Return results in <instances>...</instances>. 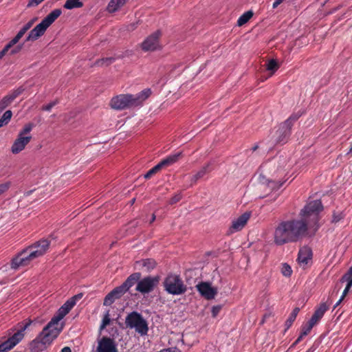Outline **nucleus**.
<instances>
[{"instance_id":"1","label":"nucleus","mask_w":352,"mask_h":352,"mask_svg":"<svg viewBox=\"0 0 352 352\" xmlns=\"http://www.w3.org/2000/svg\"><path fill=\"white\" fill-rule=\"evenodd\" d=\"M320 200L309 201L301 210L299 219L280 221L275 228L274 241L277 245L300 241L307 234L308 228L316 224L322 210Z\"/></svg>"},{"instance_id":"2","label":"nucleus","mask_w":352,"mask_h":352,"mask_svg":"<svg viewBox=\"0 0 352 352\" xmlns=\"http://www.w3.org/2000/svg\"><path fill=\"white\" fill-rule=\"evenodd\" d=\"M44 254V248L42 250H36L34 244L22 251L19 255L12 260L11 267L16 270L21 267L28 265L30 262Z\"/></svg>"},{"instance_id":"3","label":"nucleus","mask_w":352,"mask_h":352,"mask_svg":"<svg viewBox=\"0 0 352 352\" xmlns=\"http://www.w3.org/2000/svg\"><path fill=\"white\" fill-rule=\"evenodd\" d=\"M61 13L60 9L52 10L30 32L27 41H35L43 35L46 30L60 16Z\"/></svg>"},{"instance_id":"4","label":"nucleus","mask_w":352,"mask_h":352,"mask_svg":"<svg viewBox=\"0 0 352 352\" xmlns=\"http://www.w3.org/2000/svg\"><path fill=\"white\" fill-rule=\"evenodd\" d=\"M126 327L134 329L141 336H145L148 331L146 320L137 311H132L125 318Z\"/></svg>"},{"instance_id":"5","label":"nucleus","mask_w":352,"mask_h":352,"mask_svg":"<svg viewBox=\"0 0 352 352\" xmlns=\"http://www.w3.org/2000/svg\"><path fill=\"white\" fill-rule=\"evenodd\" d=\"M32 321L26 320L20 324L19 329L6 340L0 342V352H8L15 346L24 336V331L30 326Z\"/></svg>"},{"instance_id":"6","label":"nucleus","mask_w":352,"mask_h":352,"mask_svg":"<svg viewBox=\"0 0 352 352\" xmlns=\"http://www.w3.org/2000/svg\"><path fill=\"white\" fill-rule=\"evenodd\" d=\"M165 290L173 295H181L186 292V286L181 278L175 274L168 275L164 282Z\"/></svg>"},{"instance_id":"7","label":"nucleus","mask_w":352,"mask_h":352,"mask_svg":"<svg viewBox=\"0 0 352 352\" xmlns=\"http://www.w3.org/2000/svg\"><path fill=\"white\" fill-rule=\"evenodd\" d=\"M299 116L292 115L288 119L283 122L276 132V143L284 144L287 142L290 135V130L294 122L298 120Z\"/></svg>"},{"instance_id":"8","label":"nucleus","mask_w":352,"mask_h":352,"mask_svg":"<svg viewBox=\"0 0 352 352\" xmlns=\"http://www.w3.org/2000/svg\"><path fill=\"white\" fill-rule=\"evenodd\" d=\"M63 330V325L56 327L50 322L43 328V331L38 336L39 339H41L44 344L50 346L53 341L58 336Z\"/></svg>"},{"instance_id":"9","label":"nucleus","mask_w":352,"mask_h":352,"mask_svg":"<svg viewBox=\"0 0 352 352\" xmlns=\"http://www.w3.org/2000/svg\"><path fill=\"white\" fill-rule=\"evenodd\" d=\"M111 106L113 109L117 110L135 107L133 100V95L122 94L114 97L111 101Z\"/></svg>"},{"instance_id":"10","label":"nucleus","mask_w":352,"mask_h":352,"mask_svg":"<svg viewBox=\"0 0 352 352\" xmlns=\"http://www.w3.org/2000/svg\"><path fill=\"white\" fill-rule=\"evenodd\" d=\"M158 282V277L147 276L138 280L135 289L142 294H148L154 289Z\"/></svg>"},{"instance_id":"11","label":"nucleus","mask_w":352,"mask_h":352,"mask_svg":"<svg viewBox=\"0 0 352 352\" xmlns=\"http://www.w3.org/2000/svg\"><path fill=\"white\" fill-rule=\"evenodd\" d=\"M74 307V302L72 301L68 302L67 300L58 309L56 314L53 316L51 320L49 322L56 327L63 325V322H60V320L69 312V311Z\"/></svg>"},{"instance_id":"12","label":"nucleus","mask_w":352,"mask_h":352,"mask_svg":"<svg viewBox=\"0 0 352 352\" xmlns=\"http://www.w3.org/2000/svg\"><path fill=\"white\" fill-rule=\"evenodd\" d=\"M74 307V302L72 301L68 302L67 300L58 309L56 314L53 316L51 320L49 322L56 327L63 325V322H60V320L69 312V311Z\"/></svg>"},{"instance_id":"13","label":"nucleus","mask_w":352,"mask_h":352,"mask_svg":"<svg viewBox=\"0 0 352 352\" xmlns=\"http://www.w3.org/2000/svg\"><path fill=\"white\" fill-rule=\"evenodd\" d=\"M196 287L201 296L207 300L214 299L218 293L217 287H212L208 282H201Z\"/></svg>"},{"instance_id":"14","label":"nucleus","mask_w":352,"mask_h":352,"mask_svg":"<svg viewBox=\"0 0 352 352\" xmlns=\"http://www.w3.org/2000/svg\"><path fill=\"white\" fill-rule=\"evenodd\" d=\"M250 212H246L237 218L233 219L232 224L228 230V233L229 234H232L241 230L250 219Z\"/></svg>"},{"instance_id":"15","label":"nucleus","mask_w":352,"mask_h":352,"mask_svg":"<svg viewBox=\"0 0 352 352\" xmlns=\"http://www.w3.org/2000/svg\"><path fill=\"white\" fill-rule=\"evenodd\" d=\"M96 352H118L115 340L108 337H102L98 341Z\"/></svg>"},{"instance_id":"16","label":"nucleus","mask_w":352,"mask_h":352,"mask_svg":"<svg viewBox=\"0 0 352 352\" xmlns=\"http://www.w3.org/2000/svg\"><path fill=\"white\" fill-rule=\"evenodd\" d=\"M160 32H155L151 36H148L142 43V48L144 51H154L160 48L159 38Z\"/></svg>"},{"instance_id":"17","label":"nucleus","mask_w":352,"mask_h":352,"mask_svg":"<svg viewBox=\"0 0 352 352\" xmlns=\"http://www.w3.org/2000/svg\"><path fill=\"white\" fill-rule=\"evenodd\" d=\"M31 138V135L23 136L22 134H19L18 138L15 140L12 146V152L16 154L23 151L25 146L30 142Z\"/></svg>"},{"instance_id":"18","label":"nucleus","mask_w":352,"mask_h":352,"mask_svg":"<svg viewBox=\"0 0 352 352\" xmlns=\"http://www.w3.org/2000/svg\"><path fill=\"white\" fill-rule=\"evenodd\" d=\"M311 257L312 252L311 249L308 247L302 248L298 252V256L300 265L302 267H305L311 260Z\"/></svg>"},{"instance_id":"19","label":"nucleus","mask_w":352,"mask_h":352,"mask_svg":"<svg viewBox=\"0 0 352 352\" xmlns=\"http://www.w3.org/2000/svg\"><path fill=\"white\" fill-rule=\"evenodd\" d=\"M328 310V307L325 303H322L316 309L311 319L309 320L310 322L316 324L320 319L323 317L324 313Z\"/></svg>"},{"instance_id":"20","label":"nucleus","mask_w":352,"mask_h":352,"mask_svg":"<svg viewBox=\"0 0 352 352\" xmlns=\"http://www.w3.org/2000/svg\"><path fill=\"white\" fill-rule=\"evenodd\" d=\"M182 155V152H177L175 153L171 154L167 156L166 158L163 159L159 163V165L160 166L161 168L171 166L173 164L176 163L180 159Z\"/></svg>"},{"instance_id":"21","label":"nucleus","mask_w":352,"mask_h":352,"mask_svg":"<svg viewBox=\"0 0 352 352\" xmlns=\"http://www.w3.org/2000/svg\"><path fill=\"white\" fill-rule=\"evenodd\" d=\"M49 346L37 336L30 343V349L33 352H41L45 350Z\"/></svg>"},{"instance_id":"22","label":"nucleus","mask_w":352,"mask_h":352,"mask_svg":"<svg viewBox=\"0 0 352 352\" xmlns=\"http://www.w3.org/2000/svg\"><path fill=\"white\" fill-rule=\"evenodd\" d=\"M151 94L150 89H146L136 95H133L135 106L140 105L143 101L147 99Z\"/></svg>"},{"instance_id":"23","label":"nucleus","mask_w":352,"mask_h":352,"mask_svg":"<svg viewBox=\"0 0 352 352\" xmlns=\"http://www.w3.org/2000/svg\"><path fill=\"white\" fill-rule=\"evenodd\" d=\"M34 21V19H32L26 23L19 31L17 34L11 40L12 43H14L16 45L24 34L33 25Z\"/></svg>"},{"instance_id":"24","label":"nucleus","mask_w":352,"mask_h":352,"mask_svg":"<svg viewBox=\"0 0 352 352\" xmlns=\"http://www.w3.org/2000/svg\"><path fill=\"white\" fill-rule=\"evenodd\" d=\"M141 274L139 272L133 273L130 275L127 279L122 283L123 287L128 291L133 285H134L140 279Z\"/></svg>"},{"instance_id":"25","label":"nucleus","mask_w":352,"mask_h":352,"mask_svg":"<svg viewBox=\"0 0 352 352\" xmlns=\"http://www.w3.org/2000/svg\"><path fill=\"white\" fill-rule=\"evenodd\" d=\"M126 1V0H111L108 4L107 10L111 13L115 12L123 6Z\"/></svg>"},{"instance_id":"26","label":"nucleus","mask_w":352,"mask_h":352,"mask_svg":"<svg viewBox=\"0 0 352 352\" xmlns=\"http://www.w3.org/2000/svg\"><path fill=\"white\" fill-rule=\"evenodd\" d=\"M210 172L209 169V164H207L206 166H204L201 170H199L197 173L193 175L191 177L190 181V185H193L197 182V180L202 178L204 176H205L208 173Z\"/></svg>"},{"instance_id":"27","label":"nucleus","mask_w":352,"mask_h":352,"mask_svg":"<svg viewBox=\"0 0 352 352\" xmlns=\"http://www.w3.org/2000/svg\"><path fill=\"white\" fill-rule=\"evenodd\" d=\"M137 265L144 267L147 271H151L155 268L156 263L152 258H146L138 261Z\"/></svg>"},{"instance_id":"28","label":"nucleus","mask_w":352,"mask_h":352,"mask_svg":"<svg viewBox=\"0 0 352 352\" xmlns=\"http://www.w3.org/2000/svg\"><path fill=\"white\" fill-rule=\"evenodd\" d=\"M314 324H312L311 322H310L309 321H308L305 324H304L302 327V331H301L300 335L297 338L295 343L299 342L303 338V337L308 335V333L310 332V331L314 327Z\"/></svg>"},{"instance_id":"29","label":"nucleus","mask_w":352,"mask_h":352,"mask_svg":"<svg viewBox=\"0 0 352 352\" xmlns=\"http://www.w3.org/2000/svg\"><path fill=\"white\" fill-rule=\"evenodd\" d=\"M299 311H300V309L298 307H296L295 309H294V310L290 314L289 318H287V320H286V322L285 323V331L289 329L290 328V327L292 325V324L294 322V320H296V316H297L298 314L299 313Z\"/></svg>"},{"instance_id":"30","label":"nucleus","mask_w":352,"mask_h":352,"mask_svg":"<svg viewBox=\"0 0 352 352\" xmlns=\"http://www.w3.org/2000/svg\"><path fill=\"white\" fill-rule=\"evenodd\" d=\"M83 3L80 0H67L64 4V8L67 10L78 8L82 7Z\"/></svg>"},{"instance_id":"31","label":"nucleus","mask_w":352,"mask_h":352,"mask_svg":"<svg viewBox=\"0 0 352 352\" xmlns=\"http://www.w3.org/2000/svg\"><path fill=\"white\" fill-rule=\"evenodd\" d=\"M253 16V12L252 11H247L243 13L238 19L237 24L239 26H241L246 23Z\"/></svg>"},{"instance_id":"32","label":"nucleus","mask_w":352,"mask_h":352,"mask_svg":"<svg viewBox=\"0 0 352 352\" xmlns=\"http://www.w3.org/2000/svg\"><path fill=\"white\" fill-rule=\"evenodd\" d=\"M50 242L47 239H43L34 243L36 250H42L44 248V254L48 250Z\"/></svg>"},{"instance_id":"33","label":"nucleus","mask_w":352,"mask_h":352,"mask_svg":"<svg viewBox=\"0 0 352 352\" xmlns=\"http://www.w3.org/2000/svg\"><path fill=\"white\" fill-rule=\"evenodd\" d=\"M12 113L10 110L6 111L0 119V128L7 124L10 120Z\"/></svg>"},{"instance_id":"34","label":"nucleus","mask_w":352,"mask_h":352,"mask_svg":"<svg viewBox=\"0 0 352 352\" xmlns=\"http://www.w3.org/2000/svg\"><path fill=\"white\" fill-rule=\"evenodd\" d=\"M115 58L113 57L103 58L97 60L95 63L98 66H107L114 62Z\"/></svg>"},{"instance_id":"35","label":"nucleus","mask_w":352,"mask_h":352,"mask_svg":"<svg viewBox=\"0 0 352 352\" xmlns=\"http://www.w3.org/2000/svg\"><path fill=\"white\" fill-rule=\"evenodd\" d=\"M278 65L274 60H270L266 63V69L267 71L270 72L272 74H274L275 71H276L278 68Z\"/></svg>"},{"instance_id":"36","label":"nucleus","mask_w":352,"mask_h":352,"mask_svg":"<svg viewBox=\"0 0 352 352\" xmlns=\"http://www.w3.org/2000/svg\"><path fill=\"white\" fill-rule=\"evenodd\" d=\"M110 322H111V319H110L109 311H107L103 316L102 323L100 327V330L102 331L104 329H105L106 327L110 324Z\"/></svg>"},{"instance_id":"37","label":"nucleus","mask_w":352,"mask_h":352,"mask_svg":"<svg viewBox=\"0 0 352 352\" xmlns=\"http://www.w3.org/2000/svg\"><path fill=\"white\" fill-rule=\"evenodd\" d=\"M117 299L116 296H115V294L112 292L109 293L104 300V305L105 306H109L111 305Z\"/></svg>"},{"instance_id":"38","label":"nucleus","mask_w":352,"mask_h":352,"mask_svg":"<svg viewBox=\"0 0 352 352\" xmlns=\"http://www.w3.org/2000/svg\"><path fill=\"white\" fill-rule=\"evenodd\" d=\"M115 296L117 298L121 297L125 292H127L125 287H123V285L122 284L120 286L116 287L114 289L111 291Z\"/></svg>"},{"instance_id":"39","label":"nucleus","mask_w":352,"mask_h":352,"mask_svg":"<svg viewBox=\"0 0 352 352\" xmlns=\"http://www.w3.org/2000/svg\"><path fill=\"white\" fill-rule=\"evenodd\" d=\"M161 167L157 164L156 166L153 167L151 169H150L145 175L144 178L145 179H149L151 178L153 175H155L156 173H157L160 170H161Z\"/></svg>"},{"instance_id":"40","label":"nucleus","mask_w":352,"mask_h":352,"mask_svg":"<svg viewBox=\"0 0 352 352\" xmlns=\"http://www.w3.org/2000/svg\"><path fill=\"white\" fill-rule=\"evenodd\" d=\"M281 273L285 276H290L292 273L290 265L287 263H283L281 267Z\"/></svg>"},{"instance_id":"41","label":"nucleus","mask_w":352,"mask_h":352,"mask_svg":"<svg viewBox=\"0 0 352 352\" xmlns=\"http://www.w3.org/2000/svg\"><path fill=\"white\" fill-rule=\"evenodd\" d=\"M34 125L32 123H28L25 124L23 129L19 132V134H22L23 136H27L28 135L34 128Z\"/></svg>"},{"instance_id":"42","label":"nucleus","mask_w":352,"mask_h":352,"mask_svg":"<svg viewBox=\"0 0 352 352\" xmlns=\"http://www.w3.org/2000/svg\"><path fill=\"white\" fill-rule=\"evenodd\" d=\"M285 182H275V181H270L268 182V186L272 188L273 190L279 189Z\"/></svg>"},{"instance_id":"43","label":"nucleus","mask_w":352,"mask_h":352,"mask_svg":"<svg viewBox=\"0 0 352 352\" xmlns=\"http://www.w3.org/2000/svg\"><path fill=\"white\" fill-rule=\"evenodd\" d=\"M341 280L346 283V286L352 287V274L348 272L342 276Z\"/></svg>"},{"instance_id":"44","label":"nucleus","mask_w":352,"mask_h":352,"mask_svg":"<svg viewBox=\"0 0 352 352\" xmlns=\"http://www.w3.org/2000/svg\"><path fill=\"white\" fill-rule=\"evenodd\" d=\"M15 45L14 43H12V41H10L4 47L3 49L0 52V58H2L6 55H8V53L10 50V49L13 46Z\"/></svg>"},{"instance_id":"45","label":"nucleus","mask_w":352,"mask_h":352,"mask_svg":"<svg viewBox=\"0 0 352 352\" xmlns=\"http://www.w3.org/2000/svg\"><path fill=\"white\" fill-rule=\"evenodd\" d=\"M12 101L6 96L1 101H0V113L6 109Z\"/></svg>"},{"instance_id":"46","label":"nucleus","mask_w":352,"mask_h":352,"mask_svg":"<svg viewBox=\"0 0 352 352\" xmlns=\"http://www.w3.org/2000/svg\"><path fill=\"white\" fill-rule=\"evenodd\" d=\"M22 49V45H18L16 46H12L8 53V55H14L16 54H18Z\"/></svg>"},{"instance_id":"47","label":"nucleus","mask_w":352,"mask_h":352,"mask_svg":"<svg viewBox=\"0 0 352 352\" xmlns=\"http://www.w3.org/2000/svg\"><path fill=\"white\" fill-rule=\"evenodd\" d=\"M21 93L22 90L21 89H18L16 90L13 91L11 94L7 95L6 96L12 102Z\"/></svg>"},{"instance_id":"48","label":"nucleus","mask_w":352,"mask_h":352,"mask_svg":"<svg viewBox=\"0 0 352 352\" xmlns=\"http://www.w3.org/2000/svg\"><path fill=\"white\" fill-rule=\"evenodd\" d=\"M57 103H58V102L56 100L52 101L50 103H49L48 104L43 106L42 107V109L43 111H50L52 109V108L54 107Z\"/></svg>"},{"instance_id":"49","label":"nucleus","mask_w":352,"mask_h":352,"mask_svg":"<svg viewBox=\"0 0 352 352\" xmlns=\"http://www.w3.org/2000/svg\"><path fill=\"white\" fill-rule=\"evenodd\" d=\"M10 188V183L6 182L0 184V195L3 194L4 192L8 190Z\"/></svg>"},{"instance_id":"50","label":"nucleus","mask_w":352,"mask_h":352,"mask_svg":"<svg viewBox=\"0 0 352 352\" xmlns=\"http://www.w3.org/2000/svg\"><path fill=\"white\" fill-rule=\"evenodd\" d=\"M343 218V215L341 212L340 213H334L333 215L332 221L334 223H337L340 221Z\"/></svg>"},{"instance_id":"51","label":"nucleus","mask_w":352,"mask_h":352,"mask_svg":"<svg viewBox=\"0 0 352 352\" xmlns=\"http://www.w3.org/2000/svg\"><path fill=\"white\" fill-rule=\"evenodd\" d=\"M221 309V307L219 305L212 307V316L216 317L219 314Z\"/></svg>"},{"instance_id":"52","label":"nucleus","mask_w":352,"mask_h":352,"mask_svg":"<svg viewBox=\"0 0 352 352\" xmlns=\"http://www.w3.org/2000/svg\"><path fill=\"white\" fill-rule=\"evenodd\" d=\"M44 0H29L28 7H34L38 6L39 3L43 2Z\"/></svg>"},{"instance_id":"53","label":"nucleus","mask_w":352,"mask_h":352,"mask_svg":"<svg viewBox=\"0 0 352 352\" xmlns=\"http://www.w3.org/2000/svg\"><path fill=\"white\" fill-rule=\"evenodd\" d=\"M82 297V294H78L73 296L70 299H69L67 301L68 302L72 301L74 302V306L76 304V301L80 300V299H81Z\"/></svg>"},{"instance_id":"54","label":"nucleus","mask_w":352,"mask_h":352,"mask_svg":"<svg viewBox=\"0 0 352 352\" xmlns=\"http://www.w3.org/2000/svg\"><path fill=\"white\" fill-rule=\"evenodd\" d=\"M182 198V196L178 194L174 196L169 201L170 204H174L177 202H178Z\"/></svg>"},{"instance_id":"55","label":"nucleus","mask_w":352,"mask_h":352,"mask_svg":"<svg viewBox=\"0 0 352 352\" xmlns=\"http://www.w3.org/2000/svg\"><path fill=\"white\" fill-rule=\"evenodd\" d=\"M351 287H348L346 285L345 289H344L342 294L341 296V300H343L346 295L348 294L349 291L350 290Z\"/></svg>"},{"instance_id":"56","label":"nucleus","mask_w":352,"mask_h":352,"mask_svg":"<svg viewBox=\"0 0 352 352\" xmlns=\"http://www.w3.org/2000/svg\"><path fill=\"white\" fill-rule=\"evenodd\" d=\"M283 0H276L272 5L273 8H276L282 2Z\"/></svg>"},{"instance_id":"57","label":"nucleus","mask_w":352,"mask_h":352,"mask_svg":"<svg viewBox=\"0 0 352 352\" xmlns=\"http://www.w3.org/2000/svg\"><path fill=\"white\" fill-rule=\"evenodd\" d=\"M61 352H72L71 349L68 346H65L62 349Z\"/></svg>"},{"instance_id":"58","label":"nucleus","mask_w":352,"mask_h":352,"mask_svg":"<svg viewBox=\"0 0 352 352\" xmlns=\"http://www.w3.org/2000/svg\"><path fill=\"white\" fill-rule=\"evenodd\" d=\"M155 219V215L154 214H152L151 219L150 221V223H153Z\"/></svg>"},{"instance_id":"59","label":"nucleus","mask_w":352,"mask_h":352,"mask_svg":"<svg viewBox=\"0 0 352 352\" xmlns=\"http://www.w3.org/2000/svg\"><path fill=\"white\" fill-rule=\"evenodd\" d=\"M343 300H341V298L339 299V300L336 302V304L335 305V307L338 306L340 305V303Z\"/></svg>"},{"instance_id":"60","label":"nucleus","mask_w":352,"mask_h":352,"mask_svg":"<svg viewBox=\"0 0 352 352\" xmlns=\"http://www.w3.org/2000/svg\"><path fill=\"white\" fill-rule=\"evenodd\" d=\"M348 272L352 274V266L349 268Z\"/></svg>"},{"instance_id":"61","label":"nucleus","mask_w":352,"mask_h":352,"mask_svg":"<svg viewBox=\"0 0 352 352\" xmlns=\"http://www.w3.org/2000/svg\"><path fill=\"white\" fill-rule=\"evenodd\" d=\"M258 148V146H255L252 148V150L253 151H255L256 148Z\"/></svg>"},{"instance_id":"62","label":"nucleus","mask_w":352,"mask_h":352,"mask_svg":"<svg viewBox=\"0 0 352 352\" xmlns=\"http://www.w3.org/2000/svg\"><path fill=\"white\" fill-rule=\"evenodd\" d=\"M349 153H352V146H351V148L349 150Z\"/></svg>"},{"instance_id":"63","label":"nucleus","mask_w":352,"mask_h":352,"mask_svg":"<svg viewBox=\"0 0 352 352\" xmlns=\"http://www.w3.org/2000/svg\"><path fill=\"white\" fill-rule=\"evenodd\" d=\"M349 153H352V146H351V148L349 150Z\"/></svg>"},{"instance_id":"64","label":"nucleus","mask_w":352,"mask_h":352,"mask_svg":"<svg viewBox=\"0 0 352 352\" xmlns=\"http://www.w3.org/2000/svg\"><path fill=\"white\" fill-rule=\"evenodd\" d=\"M349 153H352V146H351V148L349 150Z\"/></svg>"}]
</instances>
